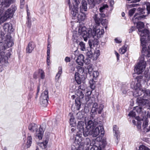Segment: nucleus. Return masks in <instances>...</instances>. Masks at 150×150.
I'll list each match as a JSON object with an SVG mask.
<instances>
[{
	"mask_svg": "<svg viewBox=\"0 0 150 150\" xmlns=\"http://www.w3.org/2000/svg\"><path fill=\"white\" fill-rule=\"evenodd\" d=\"M88 70L89 73L91 74L93 70L92 66L91 65H89L88 67Z\"/></svg>",
	"mask_w": 150,
	"mask_h": 150,
	"instance_id": "55",
	"label": "nucleus"
},
{
	"mask_svg": "<svg viewBox=\"0 0 150 150\" xmlns=\"http://www.w3.org/2000/svg\"><path fill=\"white\" fill-rule=\"evenodd\" d=\"M148 122L149 121L147 119H146L144 120V121L143 125L142 127L143 129V131L145 132V129H147V128L146 127H147L148 125Z\"/></svg>",
	"mask_w": 150,
	"mask_h": 150,
	"instance_id": "32",
	"label": "nucleus"
},
{
	"mask_svg": "<svg viewBox=\"0 0 150 150\" xmlns=\"http://www.w3.org/2000/svg\"><path fill=\"white\" fill-rule=\"evenodd\" d=\"M39 73L40 74L41 78L42 79H44L45 75L42 69H39Z\"/></svg>",
	"mask_w": 150,
	"mask_h": 150,
	"instance_id": "42",
	"label": "nucleus"
},
{
	"mask_svg": "<svg viewBox=\"0 0 150 150\" xmlns=\"http://www.w3.org/2000/svg\"><path fill=\"white\" fill-rule=\"evenodd\" d=\"M137 27L139 31H140V30L144 28V24L143 22H139L137 23Z\"/></svg>",
	"mask_w": 150,
	"mask_h": 150,
	"instance_id": "27",
	"label": "nucleus"
},
{
	"mask_svg": "<svg viewBox=\"0 0 150 150\" xmlns=\"http://www.w3.org/2000/svg\"><path fill=\"white\" fill-rule=\"evenodd\" d=\"M146 66V62L144 61L143 58H142L135 67V71L137 74H140L144 71Z\"/></svg>",
	"mask_w": 150,
	"mask_h": 150,
	"instance_id": "9",
	"label": "nucleus"
},
{
	"mask_svg": "<svg viewBox=\"0 0 150 150\" xmlns=\"http://www.w3.org/2000/svg\"><path fill=\"white\" fill-rule=\"evenodd\" d=\"M48 91L45 90L42 93L40 97V100L48 99Z\"/></svg>",
	"mask_w": 150,
	"mask_h": 150,
	"instance_id": "22",
	"label": "nucleus"
},
{
	"mask_svg": "<svg viewBox=\"0 0 150 150\" xmlns=\"http://www.w3.org/2000/svg\"><path fill=\"white\" fill-rule=\"evenodd\" d=\"M86 87L85 85L84 84H81L79 86L78 89H81L82 91H84L86 92Z\"/></svg>",
	"mask_w": 150,
	"mask_h": 150,
	"instance_id": "45",
	"label": "nucleus"
},
{
	"mask_svg": "<svg viewBox=\"0 0 150 150\" xmlns=\"http://www.w3.org/2000/svg\"><path fill=\"white\" fill-rule=\"evenodd\" d=\"M76 103V104H77L76 105V109L78 110H79V109L80 108V107L81 106V103L80 101L79 100L78 102H77L75 100Z\"/></svg>",
	"mask_w": 150,
	"mask_h": 150,
	"instance_id": "53",
	"label": "nucleus"
},
{
	"mask_svg": "<svg viewBox=\"0 0 150 150\" xmlns=\"http://www.w3.org/2000/svg\"><path fill=\"white\" fill-rule=\"evenodd\" d=\"M88 4L91 5L92 7H94L95 5V2L94 0H88Z\"/></svg>",
	"mask_w": 150,
	"mask_h": 150,
	"instance_id": "49",
	"label": "nucleus"
},
{
	"mask_svg": "<svg viewBox=\"0 0 150 150\" xmlns=\"http://www.w3.org/2000/svg\"><path fill=\"white\" fill-rule=\"evenodd\" d=\"M101 23L103 25H106L108 23V21L106 19H102Z\"/></svg>",
	"mask_w": 150,
	"mask_h": 150,
	"instance_id": "58",
	"label": "nucleus"
},
{
	"mask_svg": "<svg viewBox=\"0 0 150 150\" xmlns=\"http://www.w3.org/2000/svg\"><path fill=\"white\" fill-rule=\"evenodd\" d=\"M84 57L82 54H80L76 60V62L78 64L81 66H83V64Z\"/></svg>",
	"mask_w": 150,
	"mask_h": 150,
	"instance_id": "17",
	"label": "nucleus"
},
{
	"mask_svg": "<svg viewBox=\"0 0 150 150\" xmlns=\"http://www.w3.org/2000/svg\"><path fill=\"white\" fill-rule=\"evenodd\" d=\"M86 114L84 112H79L76 114V118L79 121L83 120Z\"/></svg>",
	"mask_w": 150,
	"mask_h": 150,
	"instance_id": "15",
	"label": "nucleus"
},
{
	"mask_svg": "<svg viewBox=\"0 0 150 150\" xmlns=\"http://www.w3.org/2000/svg\"><path fill=\"white\" fill-rule=\"evenodd\" d=\"M93 118L92 117H90L89 116H85L84 119L83 120L84 121H85V123L88 122V121H89L90 120H92Z\"/></svg>",
	"mask_w": 150,
	"mask_h": 150,
	"instance_id": "47",
	"label": "nucleus"
},
{
	"mask_svg": "<svg viewBox=\"0 0 150 150\" xmlns=\"http://www.w3.org/2000/svg\"><path fill=\"white\" fill-rule=\"evenodd\" d=\"M139 150H150V149L142 145L139 146Z\"/></svg>",
	"mask_w": 150,
	"mask_h": 150,
	"instance_id": "52",
	"label": "nucleus"
},
{
	"mask_svg": "<svg viewBox=\"0 0 150 150\" xmlns=\"http://www.w3.org/2000/svg\"><path fill=\"white\" fill-rule=\"evenodd\" d=\"M128 115L131 117H135L136 118V119L138 120V118H139V117H135L136 116V113L134 111H131L128 114Z\"/></svg>",
	"mask_w": 150,
	"mask_h": 150,
	"instance_id": "43",
	"label": "nucleus"
},
{
	"mask_svg": "<svg viewBox=\"0 0 150 150\" xmlns=\"http://www.w3.org/2000/svg\"><path fill=\"white\" fill-rule=\"evenodd\" d=\"M32 142V138L30 134H28L27 137V141L26 143V145L27 148H29Z\"/></svg>",
	"mask_w": 150,
	"mask_h": 150,
	"instance_id": "26",
	"label": "nucleus"
},
{
	"mask_svg": "<svg viewBox=\"0 0 150 150\" xmlns=\"http://www.w3.org/2000/svg\"><path fill=\"white\" fill-rule=\"evenodd\" d=\"M142 122L140 121H139L138 123L137 124V127L139 129H140L141 128V125Z\"/></svg>",
	"mask_w": 150,
	"mask_h": 150,
	"instance_id": "63",
	"label": "nucleus"
},
{
	"mask_svg": "<svg viewBox=\"0 0 150 150\" xmlns=\"http://www.w3.org/2000/svg\"><path fill=\"white\" fill-rule=\"evenodd\" d=\"M85 147V145L84 144L83 142L81 143L79 146L77 148V150H83Z\"/></svg>",
	"mask_w": 150,
	"mask_h": 150,
	"instance_id": "41",
	"label": "nucleus"
},
{
	"mask_svg": "<svg viewBox=\"0 0 150 150\" xmlns=\"http://www.w3.org/2000/svg\"><path fill=\"white\" fill-rule=\"evenodd\" d=\"M4 28L6 30L8 31H12V26L8 23L5 24L4 27Z\"/></svg>",
	"mask_w": 150,
	"mask_h": 150,
	"instance_id": "34",
	"label": "nucleus"
},
{
	"mask_svg": "<svg viewBox=\"0 0 150 150\" xmlns=\"http://www.w3.org/2000/svg\"><path fill=\"white\" fill-rule=\"evenodd\" d=\"M137 11H138V13H137L138 14V16H140V15L145 14V11L146 10L145 9H143L139 8L137 9Z\"/></svg>",
	"mask_w": 150,
	"mask_h": 150,
	"instance_id": "37",
	"label": "nucleus"
},
{
	"mask_svg": "<svg viewBox=\"0 0 150 150\" xmlns=\"http://www.w3.org/2000/svg\"><path fill=\"white\" fill-rule=\"evenodd\" d=\"M108 6L107 5H104L102 6L101 7L100 9L99 10L100 12H103L104 11V10L105 8H108Z\"/></svg>",
	"mask_w": 150,
	"mask_h": 150,
	"instance_id": "46",
	"label": "nucleus"
},
{
	"mask_svg": "<svg viewBox=\"0 0 150 150\" xmlns=\"http://www.w3.org/2000/svg\"><path fill=\"white\" fill-rule=\"evenodd\" d=\"M79 45L80 46V49L82 51H84L86 50L85 44L83 42H80L79 44Z\"/></svg>",
	"mask_w": 150,
	"mask_h": 150,
	"instance_id": "40",
	"label": "nucleus"
},
{
	"mask_svg": "<svg viewBox=\"0 0 150 150\" xmlns=\"http://www.w3.org/2000/svg\"><path fill=\"white\" fill-rule=\"evenodd\" d=\"M59 70L56 76V79H59L62 73V68L61 67H59Z\"/></svg>",
	"mask_w": 150,
	"mask_h": 150,
	"instance_id": "44",
	"label": "nucleus"
},
{
	"mask_svg": "<svg viewBox=\"0 0 150 150\" xmlns=\"http://www.w3.org/2000/svg\"><path fill=\"white\" fill-rule=\"evenodd\" d=\"M81 6H80L81 11H86L87 9V4L85 0H83L81 3Z\"/></svg>",
	"mask_w": 150,
	"mask_h": 150,
	"instance_id": "20",
	"label": "nucleus"
},
{
	"mask_svg": "<svg viewBox=\"0 0 150 150\" xmlns=\"http://www.w3.org/2000/svg\"><path fill=\"white\" fill-rule=\"evenodd\" d=\"M85 93V91H82L81 89H78L75 91V93L79 97L80 100L83 98L84 96V94Z\"/></svg>",
	"mask_w": 150,
	"mask_h": 150,
	"instance_id": "19",
	"label": "nucleus"
},
{
	"mask_svg": "<svg viewBox=\"0 0 150 150\" xmlns=\"http://www.w3.org/2000/svg\"><path fill=\"white\" fill-rule=\"evenodd\" d=\"M138 13H135L132 19V21L134 24L136 23L137 25V23L139 22V20L144 17V15L138 16Z\"/></svg>",
	"mask_w": 150,
	"mask_h": 150,
	"instance_id": "16",
	"label": "nucleus"
},
{
	"mask_svg": "<svg viewBox=\"0 0 150 150\" xmlns=\"http://www.w3.org/2000/svg\"><path fill=\"white\" fill-rule=\"evenodd\" d=\"M93 52L91 51H88L87 53V55L88 56V57L91 59L92 55H93Z\"/></svg>",
	"mask_w": 150,
	"mask_h": 150,
	"instance_id": "57",
	"label": "nucleus"
},
{
	"mask_svg": "<svg viewBox=\"0 0 150 150\" xmlns=\"http://www.w3.org/2000/svg\"><path fill=\"white\" fill-rule=\"evenodd\" d=\"M136 10V9L135 8H133L130 10L129 11V15L130 16H132L133 14L134 13Z\"/></svg>",
	"mask_w": 150,
	"mask_h": 150,
	"instance_id": "48",
	"label": "nucleus"
},
{
	"mask_svg": "<svg viewBox=\"0 0 150 150\" xmlns=\"http://www.w3.org/2000/svg\"><path fill=\"white\" fill-rule=\"evenodd\" d=\"M77 129L81 133H83L85 137L88 136L89 133L88 130L87 129V126L86 127L85 123L83 120L79 121L77 126Z\"/></svg>",
	"mask_w": 150,
	"mask_h": 150,
	"instance_id": "6",
	"label": "nucleus"
},
{
	"mask_svg": "<svg viewBox=\"0 0 150 150\" xmlns=\"http://www.w3.org/2000/svg\"><path fill=\"white\" fill-rule=\"evenodd\" d=\"M96 23L98 25L100 24L102 19L98 17V15L95 14L93 17Z\"/></svg>",
	"mask_w": 150,
	"mask_h": 150,
	"instance_id": "23",
	"label": "nucleus"
},
{
	"mask_svg": "<svg viewBox=\"0 0 150 150\" xmlns=\"http://www.w3.org/2000/svg\"><path fill=\"white\" fill-rule=\"evenodd\" d=\"M1 37L3 41L0 42V63L1 62L7 63L8 58L10 57L11 54L10 52L5 54L4 51L7 48L11 47L13 44L12 41L9 39L4 40V35L1 32Z\"/></svg>",
	"mask_w": 150,
	"mask_h": 150,
	"instance_id": "2",
	"label": "nucleus"
},
{
	"mask_svg": "<svg viewBox=\"0 0 150 150\" xmlns=\"http://www.w3.org/2000/svg\"><path fill=\"white\" fill-rule=\"evenodd\" d=\"M126 51V47L125 45H124L121 48H120L119 50V53L123 54H124Z\"/></svg>",
	"mask_w": 150,
	"mask_h": 150,
	"instance_id": "39",
	"label": "nucleus"
},
{
	"mask_svg": "<svg viewBox=\"0 0 150 150\" xmlns=\"http://www.w3.org/2000/svg\"><path fill=\"white\" fill-rule=\"evenodd\" d=\"M82 134L80 133L79 132H77L76 137H75V143L79 144L83 142V139L82 137Z\"/></svg>",
	"mask_w": 150,
	"mask_h": 150,
	"instance_id": "14",
	"label": "nucleus"
},
{
	"mask_svg": "<svg viewBox=\"0 0 150 150\" xmlns=\"http://www.w3.org/2000/svg\"><path fill=\"white\" fill-rule=\"evenodd\" d=\"M75 79L77 83L80 84L82 82H84L85 78L83 75H80L78 73L76 72L75 75Z\"/></svg>",
	"mask_w": 150,
	"mask_h": 150,
	"instance_id": "13",
	"label": "nucleus"
},
{
	"mask_svg": "<svg viewBox=\"0 0 150 150\" xmlns=\"http://www.w3.org/2000/svg\"><path fill=\"white\" fill-rule=\"evenodd\" d=\"M99 73L97 71H94L93 73V77L96 78L98 76Z\"/></svg>",
	"mask_w": 150,
	"mask_h": 150,
	"instance_id": "59",
	"label": "nucleus"
},
{
	"mask_svg": "<svg viewBox=\"0 0 150 150\" xmlns=\"http://www.w3.org/2000/svg\"><path fill=\"white\" fill-rule=\"evenodd\" d=\"M88 132H89L88 135H91L93 137H97L100 132L101 134H104V128L102 125L101 124H100V125L98 126L95 129L88 130Z\"/></svg>",
	"mask_w": 150,
	"mask_h": 150,
	"instance_id": "8",
	"label": "nucleus"
},
{
	"mask_svg": "<svg viewBox=\"0 0 150 150\" xmlns=\"http://www.w3.org/2000/svg\"><path fill=\"white\" fill-rule=\"evenodd\" d=\"M50 133L49 132H46L45 134V137L46 138L45 140H47L48 141V139L50 136Z\"/></svg>",
	"mask_w": 150,
	"mask_h": 150,
	"instance_id": "60",
	"label": "nucleus"
},
{
	"mask_svg": "<svg viewBox=\"0 0 150 150\" xmlns=\"http://www.w3.org/2000/svg\"><path fill=\"white\" fill-rule=\"evenodd\" d=\"M100 123H98L97 120H90L88 121L87 126V129L90 130L92 129L97 125H100Z\"/></svg>",
	"mask_w": 150,
	"mask_h": 150,
	"instance_id": "12",
	"label": "nucleus"
},
{
	"mask_svg": "<svg viewBox=\"0 0 150 150\" xmlns=\"http://www.w3.org/2000/svg\"><path fill=\"white\" fill-rule=\"evenodd\" d=\"M16 8L15 6H12L4 13L3 10L0 9V23H3L13 16Z\"/></svg>",
	"mask_w": 150,
	"mask_h": 150,
	"instance_id": "3",
	"label": "nucleus"
},
{
	"mask_svg": "<svg viewBox=\"0 0 150 150\" xmlns=\"http://www.w3.org/2000/svg\"><path fill=\"white\" fill-rule=\"evenodd\" d=\"M48 140H45V141L38 143V145L42 149H45L47 147Z\"/></svg>",
	"mask_w": 150,
	"mask_h": 150,
	"instance_id": "25",
	"label": "nucleus"
},
{
	"mask_svg": "<svg viewBox=\"0 0 150 150\" xmlns=\"http://www.w3.org/2000/svg\"><path fill=\"white\" fill-rule=\"evenodd\" d=\"M143 109L141 107H137L136 110L137 112L139 113H141L143 112Z\"/></svg>",
	"mask_w": 150,
	"mask_h": 150,
	"instance_id": "50",
	"label": "nucleus"
},
{
	"mask_svg": "<svg viewBox=\"0 0 150 150\" xmlns=\"http://www.w3.org/2000/svg\"><path fill=\"white\" fill-rule=\"evenodd\" d=\"M73 5L70 4V0H68L70 10L71 13L74 17H75L78 13V4L79 3V0H72Z\"/></svg>",
	"mask_w": 150,
	"mask_h": 150,
	"instance_id": "5",
	"label": "nucleus"
},
{
	"mask_svg": "<svg viewBox=\"0 0 150 150\" xmlns=\"http://www.w3.org/2000/svg\"><path fill=\"white\" fill-rule=\"evenodd\" d=\"M133 96L135 97H138L142 96V99L145 98L149 97L150 96V91L149 90H143L138 88L136 89L133 92Z\"/></svg>",
	"mask_w": 150,
	"mask_h": 150,
	"instance_id": "4",
	"label": "nucleus"
},
{
	"mask_svg": "<svg viewBox=\"0 0 150 150\" xmlns=\"http://www.w3.org/2000/svg\"><path fill=\"white\" fill-rule=\"evenodd\" d=\"M28 128L32 132L36 131V136L38 137L39 139H42L43 133V130L42 128H40L38 130H37L38 126L36 125L34 123L30 124Z\"/></svg>",
	"mask_w": 150,
	"mask_h": 150,
	"instance_id": "7",
	"label": "nucleus"
},
{
	"mask_svg": "<svg viewBox=\"0 0 150 150\" xmlns=\"http://www.w3.org/2000/svg\"><path fill=\"white\" fill-rule=\"evenodd\" d=\"M104 108V106L103 104H100L98 105L97 103H95L93 105L91 112L96 114L97 113L96 112H98V114H100Z\"/></svg>",
	"mask_w": 150,
	"mask_h": 150,
	"instance_id": "11",
	"label": "nucleus"
},
{
	"mask_svg": "<svg viewBox=\"0 0 150 150\" xmlns=\"http://www.w3.org/2000/svg\"><path fill=\"white\" fill-rule=\"evenodd\" d=\"M99 55L100 53L98 51L94 52L93 54L91 59L93 60H96Z\"/></svg>",
	"mask_w": 150,
	"mask_h": 150,
	"instance_id": "31",
	"label": "nucleus"
},
{
	"mask_svg": "<svg viewBox=\"0 0 150 150\" xmlns=\"http://www.w3.org/2000/svg\"><path fill=\"white\" fill-rule=\"evenodd\" d=\"M146 11L145 12H147V14H149L150 12V5H147Z\"/></svg>",
	"mask_w": 150,
	"mask_h": 150,
	"instance_id": "62",
	"label": "nucleus"
},
{
	"mask_svg": "<svg viewBox=\"0 0 150 150\" xmlns=\"http://www.w3.org/2000/svg\"><path fill=\"white\" fill-rule=\"evenodd\" d=\"M139 34L140 35L141 37H145L148 35L149 34V31L147 29H144L140 30V31H139Z\"/></svg>",
	"mask_w": 150,
	"mask_h": 150,
	"instance_id": "18",
	"label": "nucleus"
},
{
	"mask_svg": "<svg viewBox=\"0 0 150 150\" xmlns=\"http://www.w3.org/2000/svg\"><path fill=\"white\" fill-rule=\"evenodd\" d=\"M50 57L47 56V63L48 66H49L50 64Z\"/></svg>",
	"mask_w": 150,
	"mask_h": 150,
	"instance_id": "64",
	"label": "nucleus"
},
{
	"mask_svg": "<svg viewBox=\"0 0 150 150\" xmlns=\"http://www.w3.org/2000/svg\"><path fill=\"white\" fill-rule=\"evenodd\" d=\"M82 12L81 11V12L78 15L77 17L79 21H83L85 18V15L84 13H82Z\"/></svg>",
	"mask_w": 150,
	"mask_h": 150,
	"instance_id": "24",
	"label": "nucleus"
},
{
	"mask_svg": "<svg viewBox=\"0 0 150 150\" xmlns=\"http://www.w3.org/2000/svg\"><path fill=\"white\" fill-rule=\"evenodd\" d=\"M139 5L138 4L134 3L131 4L130 5H127V8H129L137 6H139Z\"/></svg>",
	"mask_w": 150,
	"mask_h": 150,
	"instance_id": "54",
	"label": "nucleus"
},
{
	"mask_svg": "<svg viewBox=\"0 0 150 150\" xmlns=\"http://www.w3.org/2000/svg\"><path fill=\"white\" fill-rule=\"evenodd\" d=\"M113 133H115V134L114 135V136L116 137L117 138V134L119 133V131L118 130V128L117 127L116 125H114L113 126Z\"/></svg>",
	"mask_w": 150,
	"mask_h": 150,
	"instance_id": "35",
	"label": "nucleus"
},
{
	"mask_svg": "<svg viewBox=\"0 0 150 150\" xmlns=\"http://www.w3.org/2000/svg\"><path fill=\"white\" fill-rule=\"evenodd\" d=\"M69 120L70 122L71 123H72V122H74V117L73 115L71 113H69Z\"/></svg>",
	"mask_w": 150,
	"mask_h": 150,
	"instance_id": "51",
	"label": "nucleus"
},
{
	"mask_svg": "<svg viewBox=\"0 0 150 150\" xmlns=\"http://www.w3.org/2000/svg\"><path fill=\"white\" fill-rule=\"evenodd\" d=\"M89 83L91 88L94 90L95 87V81L93 80V79H92L90 80Z\"/></svg>",
	"mask_w": 150,
	"mask_h": 150,
	"instance_id": "36",
	"label": "nucleus"
},
{
	"mask_svg": "<svg viewBox=\"0 0 150 150\" xmlns=\"http://www.w3.org/2000/svg\"><path fill=\"white\" fill-rule=\"evenodd\" d=\"M41 105L43 107H46L47 105L48 99H44L43 100H40Z\"/></svg>",
	"mask_w": 150,
	"mask_h": 150,
	"instance_id": "38",
	"label": "nucleus"
},
{
	"mask_svg": "<svg viewBox=\"0 0 150 150\" xmlns=\"http://www.w3.org/2000/svg\"><path fill=\"white\" fill-rule=\"evenodd\" d=\"M34 47L35 45L32 42H30L28 43V47L26 49L27 52L28 53L31 52L33 50Z\"/></svg>",
	"mask_w": 150,
	"mask_h": 150,
	"instance_id": "21",
	"label": "nucleus"
},
{
	"mask_svg": "<svg viewBox=\"0 0 150 150\" xmlns=\"http://www.w3.org/2000/svg\"><path fill=\"white\" fill-rule=\"evenodd\" d=\"M149 97L142 99V97L137 98L136 100V103L140 106H143L147 104L150 107V100Z\"/></svg>",
	"mask_w": 150,
	"mask_h": 150,
	"instance_id": "10",
	"label": "nucleus"
},
{
	"mask_svg": "<svg viewBox=\"0 0 150 150\" xmlns=\"http://www.w3.org/2000/svg\"><path fill=\"white\" fill-rule=\"evenodd\" d=\"M140 40L141 42V45L143 47V48H144L147 45V40H146L145 38L144 37H141Z\"/></svg>",
	"mask_w": 150,
	"mask_h": 150,
	"instance_id": "28",
	"label": "nucleus"
},
{
	"mask_svg": "<svg viewBox=\"0 0 150 150\" xmlns=\"http://www.w3.org/2000/svg\"><path fill=\"white\" fill-rule=\"evenodd\" d=\"M83 142L85 146L86 145V147H87V148L86 149H88L89 150V146H88L89 145V146H90V145L91 144L90 140V139L88 138H86V139H83Z\"/></svg>",
	"mask_w": 150,
	"mask_h": 150,
	"instance_id": "30",
	"label": "nucleus"
},
{
	"mask_svg": "<svg viewBox=\"0 0 150 150\" xmlns=\"http://www.w3.org/2000/svg\"><path fill=\"white\" fill-rule=\"evenodd\" d=\"M78 32L83 38L85 41L87 40L88 38H93V45H97L98 43V39L103 35L104 32L103 29L94 28L93 31L90 29L87 30L85 27H80L78 30Z\"/></svg>",
	"mask_w": 150,
	"mask_h": 150,
	"instance_id": "1",
	"label": "nucleus"
},
{
	"mask_svg": "<svg viewBox=\"0 0 150 150\" xmlns=\"http://www.w3.org/2000/svg\"><path fill=\"white\" fill-rule=\"evenodd\" d=\"M131 87L133 88L134 90L138 88L139 86L137 83L135 81H132L131 84Z\"/></svg>",
	"mask_w": 150,
	"mask_h": 150,
	"instance_id": "33",
	"label": "nucleus"
},
{
	"mask_svg": "<svg viewBox=\"0 0 150 150\" xmlns=\"http://www.w3.org/2000/svg\"><path fill=\"white\" fill-rule=\"evenodd\" d=\"M146 56L148 57H150V48L149 47L147 50L146 51Z\"/></svg>",
	"mask_w": 150,
	"mask_h": 150,
	"instance_id": "56",
	"label": "nucleus"
},
{
	"mask_svg": "<svg viewBox=\"0 0 150 150\" xmlns=\"http://www.w3.org/2000/svg\"><path fill=\"white\" fill-rule=\"evenodd\" d=\"M14 0H4V7L9 6L11 4L14 2Z\"/></svg>",
	"mask_w": 150,
	"mask_h": 150,
	"instance_id": "29",
	"label": "nucleus"
},
{
	"mask_svg": "<svg viewBox=\"0 0 150 150\" xmlns=\"http://www.w3.org/2000/svg\"><path fill=\"white\" fill-rule=\"evenodd\" d=\"M145 77L146 78L145 80L146 81H148L150 78V75L149 74H145Z\"/></svg>",
	"mask_w": 150,
	"mask_h": 150,
	"instance_id": "61",
	"label": "nucleus"
}]
</instances>
